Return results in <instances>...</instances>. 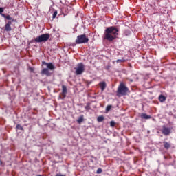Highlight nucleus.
I'll return each mask as SVG.
<instances>
[{
  "mask_svg": "<svg viewBox=\"0 0 176 176\" xmlns=\"http://www.w3.org/2000/svg\"><path fill=\"white\" fill-rule=\"evenodd\" d=\"M119 28L116 26H110L105 29L104 33V39L112 42L116 39V36L119 35Z\"/></svg>",
  "mask_w": 176,
  "mask_h": 176,
  "instance_id": "1",
  "label": "nucleus"
},
{
  "mask_svg": "<svg viewBox=\"0 0 176 176\" xmlns=\"http://www.w3.org/2000/svg\"><path fill=\"white\" fill-rule=\"evenodd\" d=\"M128 93H130L129 87H127L124 83L121 82L118 87L116 96H118V97H122V96H127Z\"/></svg>",
  "mask_w": 176,
  "mask_h": 176,
  "instance_id": "2",
  "label": "nucleus"
},
{
  "mask_svg": "<svg viewBox=\"0 0 176 176\" xmlns=\"http://www.w3.org/2000/svg\"><path fill=\"white\" fill-rule=\"evenodd\" d=\"M2 17L6 19V20H9L5 25L4 28L5 31L10 32V31H12V23H16V19L12 18V16H10L9 14H2Z\"/></svg>",
  "mask_w": 176,
  "mask_h": 176,
  "instance_id": "3",
  "label": "nucleus"
},
{
  "mask_svg": "<svg viewBox=\"0 0 176 176\" xmlns=\"http://www.w3.org/2000/svg\"><path fill=\"white\" fill-rule=\"evenodd\" d=\"M89 37L86 36V34L78 35L76 39V43L77 45H81L82 43H88Z\"/></svg>",
  "mask_w": 176,
  "mask_h": 176,
  "instance_id": "4",
  "label": "nucleus"
},
{
  "mask_svg": "<svg viewBox=\"0 0 176 176\" xmlns=\"http://www.w3.org/2000/svg\"><path fill=\"white\" fill-rule=\"evenodd\" d=\"M49 38H50V34L46 33L38 36L34 38V41L35 42L40 43L41 42H46L47 41H49Z\"/></svg>",
  "mask_w": 176,
  "mask_h": 176,
  "instance_id": "5",
  "label": "nucleus"
},
{
  "mask_svg": "<svg viewBox=\"0 0 176 176\" xmlns=\"http://www.w3.org/2000/svg\"><path fill=\"white\" fill-rule=\"evenodd\" d=\"M76 75H82L85 72V65L83 63H78L77 67L75 68Z\"/></svg>",
  "mask_w": 176,
  "mask_h": 176,
  "instance_id": "6",
  "label": "nucleus"
},
{
  "mask_svg": "<svg viewBox=\"0 0 176 176\" xmlns=\"http://www.w3.org/2000/svg\"><path fill=\"white\" fill-rule=\"evenodd\" d=\"M162 133L164 135H170L171 134V129L166 127V126H162Z\"/></svg>",
  "mask_w": 176,
  "mask_h": 176,
  "instance_id": "7",
  "label": "nucleus"
},
{
  "mask_svg": "<svg viewBox=\"0 0 176 176\" xmlns=\"http://www.w3.org/2000/svg\"><path fill=\"white\" fill-rule=\"evenodd\" d=\"M41 75H46V76H52V72L49 71V69L44 68L41 70Z\"/></svg>",
  "mask_w": 176,
  "mask_h": 176,
  "instance_id": "8",
  "label": "nucleus"
},
{
  "mask_svg": "<svg viewBox=\"0 0 176 176\" xmlns=\"http://www.w3.org/2000/svg\"><path fill=\"white\" fill-rule=\"evenodd\" d=\"M99 86L101 89V91H104V90L107 89V82H105V81L100 82H99Z\"/></svg>",
  "mask_w": 176,
  "mask_h": 176,
  "instance_id": "9",
  "label": "nucleus"
},
{
  "mask_svg": "<svg viewBox=\"0 0 176 176\" xmlns=\"http://www.w3.org/2000/svg\"><path fill=\"white\" fill-rule=\"evenodd\" d=\"M45 65H47V69H50V71H54V69L56 67H54V65H53V63H45Z\"/></svg>",
  "mask_w": 176,
  "mask_h": 176,
  "instance_id": "10",
  "label": "nucleus"
},
{
  "mask_svg": "<svg viewBox=\"0 0 176 176\" xmlns=\"http://www.w3.org/2000/svg\"><path fill=\"white\" fill-rule=\"evenodd\" d=\"M164 147L165 149H170L171 148V144L167 142H163Z\"/></svg>",
  "mask_w": 176,
  "mask_h": 176,
  "instance_id": "11",
  "label": "nucleus"
},
{
  "mask_svg": "<svg viewBox=\"0 0 176 176\" xmlns=\"http://www.w3.org/2000/svg\"><path fill=\"white\" fill-rule=\"evenodd\" d=\"M158 100L160 102H164V101L166 100V98L163 95H160Z\"/></svg>",
  "mask_w": 176,
  "mask_h": 176,
  "instance_id": "12",
  "label": "nucleus"
},
{
  "mask_svg": "<svg viewBox=\"0 0 176 176\" xmlns=\"http://www.w3.org/2000/svg\"><path fill=\"white\" fill-rule=\"evenodd\" d=\"M140 116L142 119H151V116H148L146 113H142Z\"/></svg>",
  "mask_w": 176,
  "mask_h": 176,
  "instance_id": "13",
  "label": "nucleus"
},
{
  "mask_svg": "<svg viewBox=\"0 0 176 176\" xmlns=\"http://www.w3.org/2000/svg\"><path fill=\"white\" fill-rule=\"evenodd\" d=\"M83 120H85V118L83 116H80L78 119L77 120V122L78 123V124H80Z\"/></svg>",
  "mask_w": 176,
  "mask_h": 176,
  "instance_id": "14",
  "label": "nucleus"
},
{
  "mask_svg": "<svg viewBox=\"0 0 176 176\" xmlns=\"http://www.w3.org/2000/svg\"><path fill=\"white\" fill-rule=\"evenodd\" d=\"M67 97V94L64 93V92H61L59 94V98H60L61 100H64V98H65Z\"/></svg>",
  "mask_w": 176,
  "mask_h": 176,
  "instance_id": "15",
  "label": "nucleus"
},
{
  "mask_svg": "<svg viewBox=\"0 0 176 176\" xmlns=\"http://www.w3.org/2000/svg\"><path fill=\"white\" fill-rule=\"evenodd\" d=\"M104 119H105L104 116H100L98 117L97 121L99 122H104Z\"/></svg>",
  "mask_w": 176,
  "mask_h": 176,
  "instance_id": "16",
  "label": "nucleus"
},
{
  "mask_svg": "<svg viewBox=\"0 0 176 176\" xmlns=\"http://www.w3.org/2000/svg\"><path fill=\"white\" fill-rule=\"evenodd\" d=\"M62 93H65L67 94V86L62 85Z\"/></svg>",
  "mask_w": 176,
  "mask_h": 176,
  "instance_id": "17",
  "label": "nucleus"
},
{
  "mask_svg": "<svg viewBox=\"0 0 176 176\" xmlns=\"http://www.w3.org/2000/svg\"><path fill=\"white\" fill-rule=\"evenodd\" d=\"M85 109H86V111H90V103H87V105L85 107Z\"/></svg>",
  "mask_w": 176,
  "mask_h": 176,
  "instance_id": "18",
  "label": "nucleus"
},
{
  "mask_svg": "<svg viewBox=\"0 0 176 176\" xmlns=\"http://www.w3.org/2000/svg\"><path fill=\"white\" fill-rule=\"evenodd\" d=\"M112 108V105H107L106 107V112H109Z\"/></svg>",
  "mask_w": 176,
  "mask_h": 176,
  "instance_id": "19",
  "label": "nucleus"
},
{
  "mask_svg": "<svg viewBox=\"0 0 176 176\" xmlns=\"http://www.w3.org/2000/svg\"><path fill=\"white\" fill-rule=\"evenodd\" d=\"M126 62V60L124 58H122V59H118L116 60V63H125Z\"/></svg>",
  "mask_w": 176,
  "mask_h": 176,
  "instance_id": "20",
  "label": "nucleus"
},
{
  "mask_svg": "<svg viewBox=\"0 0 176 176\" xmlns=\"http://www.w3.org/2000/svg\"><path fill=\"white\" fill-rule=\"evenodd\" d=\"M102 173V169L101 168H98L96 174H101Z\"/></svg>",
  "mask_w": 176,
  "mask_h": 176,
  "instance_id": "21",
  "label": "nucleus"
},
{
  "mask_svg": "<svg viewBox=\"0 0 176 176\" xmlns=\"http://www.w3.org/2000/svg\"><path fill=\"white\" fill-rule=\"evenodd\" d=\"M16 129L17 130H23V126H21L20 124L16 125Z\"/></svg>",
  "mask_w": 176,
  "mask_h": 176,
  "instance_id": "22",
  "label": "nucleus"
},
{
  "mask_svg": "<svg viewBox=\"0 0 176 176\" xmlns=\"http://www.w3.org/2000/svg\"><path fill=\"white\" fill-rule=\"evenodd\" d=\"M115 124H116L115 123L114 121H111V122H110V126H111V127H115Z\"/></svg>",
  "mask_w": 176,
  "mask_h": 176,
  "instance_id": "23",
  "label": "nucleus"
},
{
  "mask_svg": "<svg viewBox=\"0 0 176 176\" xmlns=\"http://www.w3.org/2000/svg\"><path fill=\"white\" fill-rule=\"evenodd\" d=\"M57 13H58L57 11L54 12L53 15H52L53 19H56V17L57 16Z\"/></svg>",
  "mask_w": 176,
  "mask_h": 176,
  "instance_id": "24",
  "label": "nucleus"
},
{
  "mask_svg": "<svg viewBox=\"0 0 176 176\" xmlns=\"http://www.w3.org/2000/svg\"><path fill=\"white\" fill-rule=\"evenodd\" d=\"M3 8H1L0 7V14L2 16V14H3Z\"/></svg>",
  "mask_w": 176,
  "mask_h": 176,
  "instance_id": "25",
  "label": "nucleus"
},
{
  "mask_svg": "<svg viewBox=\"0 0 176 176\" xmlns=\"http://www.w3.org/2000/svg\"><path fill=\"white\" fill-rule=\"evenodd\" d=\"M129 34H130V31H129V30L125 31V34L126 35H129Z\"/></svg>",
  "mask_w": 176,
  "mask_h": 176,
  "instance_id": "26",
  "label": "nucleus"
},
{
  "mask_svg": "<svg viewBox=\"0 0 176 176\" xmlns=\"http://www.w3.org/2000/svg\"><path fill=\"white\" fill-rule=\"evenodd\" d=\"M30 70L32 72H34V68L30 67Z\"/></svg>",
  "mask_w": 176,
  "mask_h": 176,
  "instance_id": "27",
  "label": "nucleus"
},
{
  "mask_svg": "<svg viewBox=\"0 0 176 176\" xmlns=\"http://www.w3.org/2000/svg\"><path fill=\"white\" fill-rule=\"evenodd\" d=\"M130 82H133V80H130Z\"/></svg>",
  "mask_w": 176,
  "mask_h": 176,
  "instance_id": "28",
  "label": "nucleus"
}]
</instances>
